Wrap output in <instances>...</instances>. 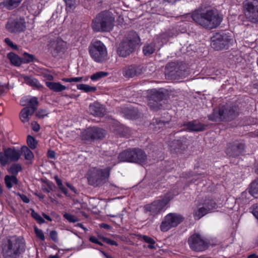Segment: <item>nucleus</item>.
<instances>
[{"label":"nucleus","instance_id":"34","mask_svg":"<svg viewBox=\"0 0 258 258\" xmlns=\"http://www.w3.org/2000/svg\"><path fill=\"white\" fill-rule=\"evenodd\" d=\"M78 90L83 91L84 92H95L97 90V88L94 86H90L87 84H80L77 85Z\"/></svg>","mask_w":258,"mask_h":258},{"label":"nucleus","instance_id":"42","mask_svg":"<svg viewBox=\"0 0 258 258\" xmlns=\"http://www.w3.org/2000/svg\"><path fill=\"white\" fill-rule=\"evenodd\" d=\"M54 179H55L59 189L61 191V192L63 194H64L66 196H67L68 195V190L63 186L62 182V180L58 177L57 175H55L54 177Z\"/></svg>","mask_w":258,"mask_h":258},{"label":"nucleus","instance_id":"36","mask_svg":"<svg viewBox=\"0 0 258 258\" xmlns=\"http://www.w3.org/2000/svg\"><path fill=\"white\" fill-rule=\"evenodd\" d=\"M136 69L131 66L123 71L124 76L128 78H133L137 75Z\"/></svg>","mask_w":258,"mask_h":258},{"label":"nucleus","instance_id":"52","mask_svg":"<svg viewBox=\"0 0 258 258\" xmlns=\"http://www.w3.org/2000/svg\"><path fill=\"white\" fill-rule=\"evenodd\" d=\"M101 239L103 242L107 243L111 245L117 246L118 243L114 240L110 239L109 238L106 237H101Z\"/></svg>","mask_w":258,"mask_h":258},{"label":"nucleus","instance_id":"47","mask_svg":"<svg viewBox=\"0 0 258 258\" xmlns=\"http://www.w3.org/2000/svg\"><path fill=\"white\" fill-rule=\"evenodd\" d=\"M34 230L36 236L41 241H44L45 238L42 230L38 228L36 226L34 227Z\"/></svg>","mask_w":258,"mask_h":258},{"label":"nucleus","instance_id":"40","mask_svg":"<svg viewBox=\"0 0 258 258\" xmlns=\"http://www.w3.org/2000/svg\"><path fill=\"white\" fill-rule=\"evenodd\" d=\"M27 143L29 148L34 150L36 148L38 142L34 137L28 135L27 138Z\"/></svg>","mask_w":258,"mask_h":258},{"label":"nucleus","instance_id":"58","mask_svg":"<svg viewBox=\"0 0 258 258\" xmlns=\"http://www.w3.org/2000/svg\"><path fill=\"white\" fill-rule=\"evenodd\" d=\"M5 42L8 46L13 49H16V45L14 44L12 41L9 38H5Z\"/></svg>","mask_w":258,"mask_h":258},{"label":"nucleus","instance_id":"43","mask_svg":"<svg viewBox=\"0 0 258 258\" xmlns=\"http://www.w3.org/2000/svg\"><path fill=\"white\" fill-rule=\"evenodd\" d=\"M25 80L27 82V84L31 86L39 87L41 86L40 83L36 79L30 77H26Z\"/></svg>","mask_w":258,"mask_h":258},{"label":"nucleus","instance_id":"12","mask_svg":"<svg viewBox=\"0 0 258 258\" xmlns=\"http://www.w3.org/2000/svg\"><path fill=\"white\" fill-rule=\"evenodd\" d=\"M244 143L237 142L228 143L227 145L225 152L230 157H235L241 155L245 149Z\"/></svg>","mask_w":258,"mask_h":258},{"label":"nucleus","instance_id":"60","mask_svg":"<svg viewBox=\"0 0 258 258\" xmlns=\"http://www.w3.org/2000/svg\"><path fill=\"white\" fill-rule=\"evenodd\" d=\"M17 31H24L26 28V26L24 24L22 23L20 24L18 21H17Z\"/></svg>","mask_w":258,"mask_h":258},{"label":"nucleus","instance_id":"45","mask_svg":"<svg viewBox=\"0 0 258 258\" xmlns=\"http://www.w3.org/2000/svg\"><path fill=\"white\" fill-rule=\"evenodd\" d=\"M171 228H172V227L169 224L168 222H167L164 218L160 225V230L164 232L168 231Z\"/></svg>","mask_w":258,"mask_h":258},{"label":"nucleus","instance_id":"48","mask_svg":"<svg viewBox=\"0 0 258 258\" xmlns=\"http://www.w3.org/2000/svg\"><path fill=\"white\" fill-rule=\"evenodd\" d=\"M62 81L64 82H79L83 81V77L63 78Z\"/></svg>","mask_w":258,"mask_h":258},{"label":"nucleus","instance_id":"63","mask_svg":"<svg viewBox=\"0 0 258 258\" xmlns=\"http://www.w3.org/2000/svg\"><path fill=\"white\" fill-rule=\"evenodd\" d=\"M100 227L103 228L105 229H110L111 228V226L109 225L106 223H102L100 224Z\"/></svg>","mask_w":258,"mask_h":258},{"label":"nucleus","instance_id":"2","mask_svg":"<svg viewBox=\"0 0 258 258\" xmlns=\"http://www.w3.org/2000/svg\"><path fill=\"white\" fill-rule=\"evenodd\" d=\"M112 168L110 166L105 168L94 167L89 169L86 174L88 184L94 187L102 186L108 181Z\"/></svg>","mask_w":258,"mask_h":258},{"label":"nucleus","instance_id":"30","mask_svg":"<svg viewBox=\"0 0 258 258\" xmlns=\"http://www.w3.org/2000/svg\"><path fill=\"white\" fill-rule=\"evenodd\" d=\"M6 27L7 30L10 32H15L16 29V17L15 16H13L9 19Z\"/></svg>","mask_w":258,"mask_h":258},{"label":"nucleus","instance_id":"56","mask_svg":"<svg viewBox=\"0 0 258 258\" xmlns=\"http://www.w3.org/2000/svg\"><path fill=\"white\" fill-rule=\"evenodd\" d=\"M17 196H19L21 199V200L25 203H29L30 202V200L29 198L25 195L20 194L19 193H17Z\"/></svg>","mask_w":258,"mask_h":258},{"label":"nucleus","instance_id":"1","mask_svg":"<svg viewBox=\"0 0 258 258\" xmlns=\"http://www.w3.org/2000/svg\"><path fill=\"white\" fill-rule=\"evenodd\" d=\"M115 17L109 10L98 13L92 19L91 27L95 33L110 32L114 28Z\"/></svg>","mask_w":258,"mask_h":258},{"label":"nucleus","instance_id":"61","mask_svg":"<svg viewBox=\"0 0 258 258\" xmlns=\"http://www.w3.org/2000/svg\"><path fill=\"white\" fill-rule=\"evenodd\" d=\"M47 157L50 159H55V153L53 150H49L47 152Z\"/></svg>","mask_w":258,"mask_h":258},{"label":"nucleus","instance_id":"20","mask_svg":"<svg viewBox=\"0 0 258 258\" xmlns=\"http://www.w3.org/2000/svg\"><path fill=\"white\" fill-rule=\"evenodd\" d=\"M20 104L22 106H26V107L30 109L33 108L34 112H35L38 106L39 102L38 98L36 97L26 96L21 99Z\"/></svg>","mask_w":258,"mask_h":258},{"label":"nucleus","instance_id":"8","mask_svg":"<svg viewBox=\"0 0 258 258\" xmlns=\"http://www.w3.org/2000/svg\"><path fill=\"white\" fill-rule=\"evenodd\" d=\"M243 10L246 18L251 23H258V1L245 0L243 3Z\"/></svg>","mask_w":258,"mask_h":258},{"label":"nucleus","instance_id":"4","mask_svg":"<svg viewBox=\"0 0 258 258\" xmlns=\"http://www.w3.org/2000/svg\"><path fill=\"white\" fill-rule=\"evenodd\" d=\"M173 196L170 193H167L158 199L154 200L150 204H146L144 207V212L149 213L154 217L165 211L170 201L173 199Z\"/></svg>","mask_w":258,"mask_h":258},{"label":"nucleus","instance_id":"33","mask_svg":"<svg viewBox=\"0 0 258 258\" xmlns=\"http://www.w3.org/2000/svg\"><path fill=\"white\" fill-rule=\"evenodd\" d=\"M249 192L253 197L258 198V178L251 183Z\"/></svg>","mask_w":258,"mask_h":258},{"label":"nucleus","instance_id":"7","mask_svg":"<svg viewBox=\"0 0 258 258\" xmlns=\"http://www.w3.org/2000/svg\"><path fill=\"white\" fill-rule=\"evenodd\" d=\"M89 52L91 57L96 62L102 63L107 56L105 45L101 41L97 40L89 46Z\"/></svg>","mask_w":258,"mask_h":258},{"label":"nucleus","instance_id":"46","mask_svg":"<svg viewBox=\"0 0 258 258\" xmlns=\"http://www.w3.org/2000/svg\"><path fill=\"white\" fill-rule=\"evenodd\" d=\"M63 217L71 223H75L79 221V219L77 217L69 213H64Z\"/></svg>","mask_w":258,"mask_h":258},{"label":"nucleus","instance_id":"28","mask_svg":"<svg viewBox=\"0 0 258 258\" xmlns=\"http://www.w3.org/2000/svg\"><path fill=\"white\" fill-rule=\"evenodd\" d=\"M137 237L139 239L143 240L144 242L149 243V244L148 246V247L149 249H155V246L154 244H155V241L152 238L147 235H142V234H138Z\"/></svg>","mask_w":258,"mask_h":258},{"label":"nucleus","instance_id":"5","mask_svg":"<svg viewBox=\"0 0 258 258\" xmlns=\"http://www.w3.org/2000/svg\"><path fill=\"white\" fill-rule=\"evenodd\" d=\"M120 162L145 164L147 160L145 152L138 148H130L120 153L118 156Z\"/></svg>","mask_w":258,"mask_h":258},{"label":"nucleus","instance_id":"31","mask_svg":"<svg viewBox=\"0 0 258 258\" xmlns=\"http://www.w3.org/2000/svg\"><path fill=\"white\" fill-rule=\"evenodd\" d=\"M209 213L208 210L202 206V207H198L197 209L194 210L193 216L195 219L199 220L205 215Z\"/></svg>","mask_w":258,"mask_h":258},{"label":"nucleus","instance_id":"37","mask_svg":"<svg viewBox=\"0 0 258 258\" xmlns=\"http://www.w3.org/2000/svg\"><path fill=\"white\" fill-rule=\"evenodd\" d=\"M148 105L152 110L157 111L162 108V103L161 102H157V101H154L149 99Z\"/></svg>","mask_w":258,"mask_h":258},{"label":"nucleus","instance_id":"39","mask_svg":"<svg viewBox=\"0 0 258 258\" xmlns=\"http://www.w3.org/2000/svg\"><path fill=\"white\" fill-rule=\"evenodd\" d=\"M155 50V44L153 43L148 44L145 45L143 48V52L146 56L153 54Z\"/></svg>","mask_w":258,"mask_h":258},{"label":"nucleus","instance_id":"29","mask_svg":"<svg viewBox=\"0 0 258 258\" xmlns=\"http://www.w3.org/2000/svg\"><path fill=\"white\" fill-rule=\"evenodd\" d=\"M249 212L252 214L253 216L257 219L258 223V203L253 204L249 208ZM253 244L255 246H258V234L253 240Z\"/></svg>","mask_w":258,"mask_h":258},{"label":"nucleus","instance_id":"11","mask_svg":"<svg viewBox=\"0 0 258 258\" xmlns=\"http://www.w3.org/2000/svg\"><path fill=\"white\" fill-rule=\"evenodd\" d=\"M187 242L190 249L195 251H204L209 246V241L199 233L192 234L188 238Z\"/></svg>","mask_w":258,"mask_h":258},{"label":"nucleus","instance_id":"17","mask_svg":"<svg viewBox=\"0 0 258 258\" xmlns=\"http://www.w3.org/2000/svg\"><path fill=\"white\" fill-rule=\"evenodd\" d=\"M26 146H23L21 150H17V161L22 155L26 160L25 164L28 166L32 164L34 159V155L33 152Z\"/></svg>","mask_w":258,"mask_h":258},{"label":"nucleus","instance_id":"62","mask_svg":"<svg viewBox=\"0 0 258 258\" xmlns=\"http://www.w3.org/2000/svg\"><path fill=\"white\" fill-rule=\"evenodd\" d=\"M66 185L72 191H73L74 193L77 194V190L75 188V187L72 185L71 184L69 183V182H66Z\"/></svg>","mask_w":258,"mask_h":258},{"label":"nucleus","instance_id":"44","mask_svg":"<svg viewBox=\"0 0 258 258\" xmlns=\"http://www.w3.org/2000/svg\"><path fill=\"white\" fill-rule=\"evenodd\" d=\"M31 215L32 217L34 219L38 224H41L45 222L44 219L42 218L38 213L35 212L34 210H32Z\"/></svg>","mask_w":258,"mask_h":258},{"label":"nucleus","instance_id":"23","mask_svg":"<svg viewBox=\"0 0 258 258\" xmlns=\"http://www.w3.org/2000/svg\"><path fill=\"white\" fill-rule=\"evenodd\" d=\"M164 218L172 228L176 227L183 220V218L181 215L176 213H169Z\"/></svg>","mask_w":258,"mask_h":258},{"label":"nucleus","instance_id":"27","mask_svg":"<svg viewBox=\"0 0 258 258\" xmlns=\"http://www.w3.org/2000/svg\"><path fill=\"white\" fill-rule=\"evenodd\" d=\"M35 56L33 54L24 52L22 57L17 55V67L20 66L22 63H28L33 62Z\"/></svg>","mask_w":258,"mask_h":258},{"label":"nucleus","instance_id":"15","mask_svg":"<svg viewBox=\"0 0 258 258\" xmlns=\"http://www.w3.org/2000/svg\"><path fill=\"white\" fill-rule=\"evenodd\" d=\"M225 121H231L239 115V107L235 103L223 106Z\"/></svg>","mask_w":258,"mask_h":258},{"label":"nucleus","instance_id":"14","mask_svg":"<svg viewBox=\"0 0 258 258\" xmlns=\"http://www.w3.org/2000/svg\"><path fill=\"white\" fill-rule=\"evenodd\" d=\"M16 161V150L14 148H8L4 149L0 152V164L2 166Z\"/></svg>","mask_w":258,"mask_h":258},{"label":"nucleus","instance_id":"35","mask_svg":"<svg viewBox=\"0 0 258 258\" xmlns=\"http://www.w3.org/2000/svg\"><path fill=\"white\" fill-rule=\"evenodd\" d=\"M16 0H4L0 3L1 8H6L8 10H12L15 7Z\"/></svg>","mask_w":258,"mask_h":258},{"label":"nucleus","instance_id":"25","mask_svg":"<svg viewBox=\"0 0 258 258\" xmlns=\"http://www.w3.org/2000/svg\"><path fill=\"white\" fill-rule=\"evenodd\" d=\"M34 112H35L33 108H31L30 109L28 108L25 107L22 109L20 113V118L24 123L28 122L30 119V117L32 115Z\"/></svg>","mask_w":258,"mask_h":258},{"label":"nucleus","instance_id":"16","mask_svg":"<svg viewBox=\"0 0 258 258\" xmlns=\"http://www.w3.org/2000/svg\"><path fill=\"white\" fill-rule=\"evenodd\" d=\"M5 258H16V240L9 239L3 248Z\"/></svg>","mask_w":258,"mask_h":258},{"label":"nucleus","instance_id":"26","mask_svg":"<svg viewBox=\"0 0 258 258\" xmlns=\"http://www.w3.org/2000/svg\"><path fill=\"white\" fill-rule=\"evenodd\" d=\"M45 85L50 90L55 92H60L66 89V87L59 82L46 81Z\"/></svg>","mask_w":258,"mask_h":258},{"label":"nucleus","instance_id":"24","mask_svg":"<svg viewBox=\"0 0 258 258\" xmlns=\"http://www.w3.org/2000/svg\"><path fill=\"white\" fill-rule=\"evenodd\" d=\"M202 205L209 213L213 212L218 208L215 200L210 197L206 198Z\"/></svg>","mask_w":258,"mask_h":258},{"label":"nucleus","instance_id":"18","mask_svg":"<svg viewBox=\"0 0 258 258\" xmlns=\"http://www.w3.org/2000/svg\"><path fill=\"white\" fill-rule=\"evenodd\" d=\"M181 126L183 127L181 131L188 132H201L205 129V125L196 120L185 122Z\"/></svg>","mask_w":258,"mask_h":258},{"label":"nucleus","instance_id":"41","mask_svg":"<svg viewBox=\"0 0 258 258\" xmlns=\"http://www.w3.org/2000/svg\"><path fill=\"white\" fill-rule=\"evenodd\" d=\"M108 73L107 72L100 71L96 72L90 76V79L93 81H97L100 79L107 76Z\"/></svg>","mask_w":258,"mask_h":258},{"label":"nucleus","instance_id":"13","mask_svg":"<svg viewBox=\"0 0 258 258\" xmlns=\"http://www.w3.org/2000/svg\"><path fill=\"white\" fill-rule=\"evenodd\" d=\"M48 47L52 55L55 56L58 53L64 52L67 48V43L61 38H57L51 40Z\"/></svg>","mask_w":258,"mask_h":258},{"label":"nucleus","instance_id":"22","mask_svg":"<svg viewBox=\"0 0 258 258\" xmlns=\"http://www.w3.org/2000/svg\"><path fill=\"white\" fill-rule=\"evenodd\" d=\"M9 172L13 174L12 175H6L5 177V182L6 187L8 189L12 187L14 184H16V165L14 164L9 169Z\"/></svg>","mask_w":258,"mask_h":258},{"label":"nucleus","instance_id":"49","mask_svg":"<svg viewBox=\"0 0 258 258\" xmlns=\"http://www.w3.org/2000/svg\"><path fill=\"white\" fill-rule=\"evenodd\" d=\"M152 123L155 126V128L163 127L165 124V122L162 121L160 118H154L152 121Z\"/></svg>","mask_w":258,"mask_h":258},{"label":"nucleus","instance_id":"9","mask_svg":"<svg viewBox=\"0 0 258 258\" xmlns=\"http://www.w3.org/2000/svg\"><path fill=\"white\" fill-rule=\"evenodd\" d=\"M106 131L97 126H91L82 132L81 137L85 143L92 142L95 140L103 139L106 135Z\"/></svg>","mask_w":258,"mask_h":258},{"label":"nucleus","instance_id":"64","mask_svg":"<svg viewBox=\"0 0 258 258\" xmlns=\"http://www.w3.org/2000/svg\"><path fill=\"white\" fill-rule=\"evenodd\" d=\"M246 258H258V255L256 253H252L248 255Z\"/></svg>","mask_w":258,"mask_h":258},{"label":"nucleus","instance_id":"54","mask_svg":"<svg viewBox=\"0 0 258 258\" xmlns=\"http://www.w3.org/2000/svg\"><path fill=\"white\" fill-rule=\"evenodd\" d=\"M50 237L54 242L58 241L57 233L55 230H52L50 232Z\"/></svg>","mask_w":258,"mask_h":258},{"label":"nucleus","instance_id":"38","mask_svg":"<svg viewBox=\"0 0 258 258\" xmlns=\"http://www.w3.org/2000/svg\"><path fill=\"white\" fill-rule=\"evenodd\" d=\"M172 146L174 147L173 149L176 152H179V150H183L187 147L186 145L183 144V142L181 140L174 141Z\"/></svg>","mask_w":258,"mask_h":258},{"label":"nucleus","instance_id":"55","mask_svg":"<svg viewBox=\"0 0 258 258\" xmlns=\"http://www.w3.org/2000/svg\"><path fill=\"white\" fill-rule=\"evenodd\" d=\"M31 127L33 131L38 132L40 128V125L36 121H32L31 123Z\"/></svg>","mask_w":258,"mask_h":258},{"label":"nucleus","instance_id":"19","mask_svg":"<svg viewBox=\"0 0 258 258\" xmlns=\"http://www.w3.org/2000/svg\"><path fill=\"white\" fill-rule=\"evenodd\" d=\"M89 110L91 114L98 117H103L105 112L103 106L98 102L91 103L89 107Z\"/></svg>","mask_w":258,"mask_h":258},{"label":"nucleus","instance_id":"3","mask_svg":"<svg viewBox=\"0 0 258 258\" xmlns=\"http://www.w3.org/2000/svg\"><path fill=\"white\" fill-rule=\"evenodd\" d=\"M191 18L197 24L209 29L217 27L222 21V17L215 13L213 10L207 11L206 13L201 14L194 13Z\"/></svg>","mask_w":258,"mask_h":258},{"label":"nucleus","instance_id":"51","mask_svg":"<svg viewBox=\"0 0 258 258\" xmlns=\"http://www.w3.org/2000/svg\"><path fill=\"white\" fill-rule=\"evenodd\" d=\"M7 58L12 64L16 66V54L14 52H10L7 54Z\"/></svg>","mask_w":258,"mask_h":258},{"label":"nucleus","instance_id":"59","mask_svg":"<svg viewBox=\"0 0 258 258\" xmlns=\"http://www.w3.org/2000/svg\"><path fill=\"white\" fill-rule=\"evenodd\" d=\"M46 185L51 191H54L56 188L55 184L52 181H45Z\"/></svg>","mask_w":258,"mask_h":258},{"label":"nucleus","instance_id":"21","mask_svg":"<svg viewBox=\"0 0 258 258\" xmlns=\"http://www.w3.org/2000/svg\"><path fill=\"white\" fill-rule=\"evenodd\" d=\"M208 119L212 121H225L223 106L214 108L212 113L208 116Z\"/></svg>","mask_w":258,"mask_h":258},{"label":"nucleus","instance_id":"10","mask_svg":"<svg viewBox=\"0 0 258 258\" xmlns=\"http://www.w3.org/2000/svg\"><path fill=\"white\" fill-rule=\"evenodd\" d=\"M232 39L226 34L216 33L211 38V46L216 50L227 49Z\"/></svg>","mask_w":258,"mask_h":258},{"label":"nucleus","instance_id":"57","mask_svg":"<svg viewBox=\"0 0 258 258\" xmlns=\"http://www.w3.org/2000/svg\"><path fill=\"white\" fill-rule=\"evenodd\" d=\"M89 241L92 243L97 244L100 246H102L103 244L101 242L98 240V239L95 236H92L89 238Z\"/></svg>","mask_w":258,"mask_h":258},{"label":"nucleus","instance_id":"50","mask_svg":"<svg viewBox=\"0 0 258 258\" xmlns=\"http://www.w3.org/2000/svg\"><path fill=\"white\" fill-rule=\"evenodd\" d=\"M48 112L46 110L40 109L36 113V116L39 118H43L45 116H47Z\"/></svg>","mask_w":258,"mask_h":258},{"label":"nucleus","instance_id":"53","mask_svg":"<svg viewBox=\"0 0 258 258\" xmlns=\"http://www.w3.org/2000/svg\"><path fill=\"white\" fill-rule=\"evenodd\" d=\"M66 4V11H70L75 8L74 2L72 0H64Z\"/></svg>","mask_w":258,"mask_h":258},{"label":"nucleus","instance_id":"6","mask_svg":"<svg viewBox=\"0 0 258 258\" xmlns=\"http://www.w3.org/2000/svg\"><path fill=\"white\" fill-rule=\"evenodd\" d=\"M130 35L132 37L123 40L117 48V53L120 57H126L132 53L140 41V39L136 32H131Z\"/></svg>","mask_w":258,"mask_h":258},{"label":"nucleus","instance_id":"32","mask_svg":"<svg viewBox=\"0 0 258 258\" xmlns=\"http://www.w3.org/2000/svg\"><path fill=\"white\" fill-rule=\"evenodd\" d=\"M165 98V94L162 92L158 91H156L152 93L150 97V99L157 101V102H161L162 103Z\"/></svg>","mask_w":258,"mask_h":258}]
</instances>
